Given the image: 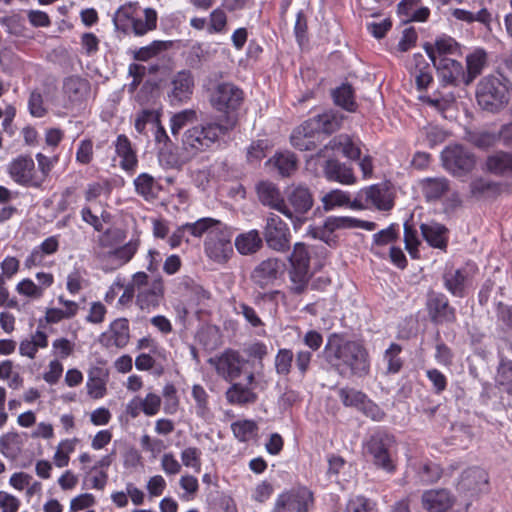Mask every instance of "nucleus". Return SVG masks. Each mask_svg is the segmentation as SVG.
Returning <instances> with one entry per match:
<instances>
[{
	"label": "nucleus",
	"mask_w": 512,
	"mask_h": 512,
	"mask_svg": "<svg viewBox=\"0 0 512 512\" xmlns=\"http://www.w3.org/2000/svg\"><path fill=\"white\" fill-rule=\"evenodd\" d=\"M478 105L485 111L497 113L509 103L510 92L506 79L486 76L479 81L476 88Z\"/></svg>",
	"instance_id": "5"
},
{
	"label": "nucleus",
	"mask_w": 512,
	"mask_h": 512,
	"mask_svg": "<svg viewBox=\"0 0 512 512\" xmlns=\"http://www.w3.org/2000/svg\"><path fill=\"white\" fill-rule=\"evenodd\" d=\"M234 311L238 315H242L245 319V321L253 328L263 327L264 322L261 320V318L258 316L256 310L244 303L240 302L234 307Z\"/></svg>",
	"instance_id": "59"
},
{
	"label": "nucleus",
	"mask_w": 512,
	"mask_h": 512,
	"mask_svg": "<svg viewBox=\"0 0 512 512\" xmlns=\"http://www.w3.org/2000/svg\"><path fill=\"white\" fill-rule=\"evenodd\" d=\"M402 347L397 343H391L384 353V360L387 362V373L396 374L402 366L403 361L399 357Z\"/></svg>",
	"instance_id": "54"
},
{
	"label": "nucleus",
	"mask_w": 512,
	"mask_h": 512,
	"mask_svg": "<svg viewBox=\"0 0 512 512\" xmlns=\"http://www.w3.org/2000/svg\"><path fill=\"white\" fill-rule=\"evenodd\" d=\"M281 262L277 258H268L261 261L251 272V281L261 289H264L278 279Z\"/></svg>",
	"instance_id": "23"
},
{
	"label": "nucleus",
	"mask_w": 512,
	"mask_h": 512,
	"mask_svg": "<svg viewBox=\"0 0 512 512\" xmlns=\"http://www.w3.org/2000/svg\"><path fill=\"white\" fill-rule=\"evenodd\" d=\"M422 194L427 202H434L450 189V182L444 177L425 178L420 181Z\"/></svg>",
	"instance_id": "33"
},
{
	"label": "nucleus",
	"mask_w": 512,
	"mask_h": 512,
	"mask_svg": "<svg viewBox=\"0 0 512 512\" xmlns=\"http://www.w3.org/2000/svg\"><path fill=\"white\" fill-rule=\"evenodd\" d=\"M192 397L196 403L197 416L203 419L207 418L210 414L208 393L201 385L195 384L192 387Z\"/></svg>",
	"instance_id": "52"
},
{
	"label": "nucleus",
	"mask_w": 512,
	"mask_h": 512,
	"mask_svg": "<svg viewBox=\"0 0 512 512\" xmlns=\"http://www.w3.org/2000/svg\"><path fill=\"white\" fill-rule=\"evenodd\" d=\"M201 450L197 447H187L181 452V460L184 466L190 467L195 472L201 470Z\"/></svg>",
	"instance_id": "62"
},
{
	"label": "nucleus",
	"mask_w": 512,
	"mask_h": 512,
	"mask_svg": "<svg viewBox=\"0 0 512 512\" xmlns=\"http://www.w3.org/2000/svg\"><path fill=\"white\" fill-rule=\"evenodd\" d=\"M135 191L145 200L157 197L158 184L148 173H141L134 179Z\"/></svg>",
	"instance_id": "46"
},
{
	"label": "nucleus",
	"mask_w": 512,
	"mask_h": 512,
	"mask_svg": "<svg viewBox=\"0 0 512 512\" xmlns=\"http://www.w3.org/2000/svg\"><path fill=\"white\" fill-rule=\"evenodd\" d=\"M115 152L121 158L120 166L125 171H134L138 164L137 154L129 138L120 134L114 143Z\"/></svg>",
	"instance_id": "31"
},
{
	"label": "nucleus",
	"mask_w": 512,
	"mask_h": 512,
	"mask_svg": "<svg viewBox=\"0 0 512 512\" xmlns=\"http://www.w3.org/2000/svg\"><path fill=\"white\" fill-rule=\"evenodd\" d=\"M294 353L291 349L281 348L274 359L275 371L280 376H288L293 367Z\"/></svg>",
	"instance_id": "51"
},
{
	"label": "nucleus",
	"mask_w": 512,
	"mask_h": 512,
	"mask_svg": "<svg viewBox=\"0 0 512 512\" xmlns=\"http://www.w3.org/2000/svg\"><path fill=\"white\" fill-rule=\"evenodd\" d=\"M8 173L21 186L39 188L43 183V179L35 177V163L28 155L13 159L8 166Z\"/></svg>",
	"instance_id": "19"
},
{
	"label": "nucleus",
	"mask_w": 512,
	"mask_h": 512,
	"mask_svg": "<svg viewBox=\"0 0 512 512\" xmlns=\"http://www.w3.org/2000/svg\"><path fill=\"white\" fill-rule=\"evenodd\" d=\"M423 49L432 61L438 77L444 85H458L460 81L465 83L466 73L460 62L449 57L437 58L434 48L429 42L423 44Z\"/></svg>",
	"instance_id": "12"
},
{
	"label": "nucleus",
	"mask_w": 512,
	"mask_h": 512,
	"mask_svg": "<svg viewBox=\"0 0 512 512\" xmlns=\"http://www.w3.org/2000/svg\"><path fill=\"white\" fill-rule=\"evenodd\" d=\"M363 448L377 468L387 473L396 471L397 441L395 435L388 429H375L364 442Z\"/></svg>",
	"instance_id": "4"
},
{
	"label": "nucleus",
	"mask_w": 512,
	"mask_h": 512,
	"mask_svg": "<svg viewBox=\"0 0 512 512\" xmlns=\"http://www.w3.org/2000/svg\"><path fill=\"white\" fill-rule=\"evenodd\" d=\"M164 297V282L161 276L152 280L149 287L140 290L136 295V304L141 310L150 311L160 305Z\"/></svg>",
	"instance_id": "29"
},
{
	"label": "nucleus",
	"mask_w": 512,
	"mask_h": 512,
	"mask_svg": "<svg viewBox=\"0 0 512 512\" xmlns=\"http://www.w3.org/2000/svg\"><path fill=\"white\" fill-rule=\"evenodd\" d=\"M404 243L406 250L413 258H415L418 253L420 241L418 239L417 230L409 223V221L404 223Z\"/></svg>",
	"instance_id": "61"
},
{
	"label": "nucleus",
	"mask_w": 512,
	"mask_h": 512,
	"mask_svg": "<svg viewBox=\"0 0 512 512\" xmlns=\"http://www.w3.org/2000/svg\"><path fill=\"white\" fill-rule=\"evenodd\" d=\"M328 150L340 151L344 157L351 160H359L361 156V149L349 135L340 134L333 137L323 148H321L316 156L325 157Z\"/></svg>",
	"instance_id": "27"
},
{
	"label": "nucleus",
	"mask_w": 512,
	"mask_h": 512,
	"mask_svg": "<svg viewBox=\"0 0 512 512\" xmlns=\"http://www.w3.org/2000/svg\"><path fill=\"white\" fill-rule=\"evenodd\" d=\"M469 187L471 196L477 199L493 198L501 192L500 184L483 177L473 179Z\"/></svg>",
	"instance_id": "41"
},
{
	"label": "nucleus",
	"mask_w": 512,
	"mask_h": 512,
	"mask_svg": "<svg viewBox=\"0 0 512 512\" xmlns=\"http://www.w3.org/2000/svg\"><path fill=\"white\" fill-rule=\"evenodd\" d=\"M497 357L499 362L496 368V385L512 396V360L501 351H498Z\"/></svg>",
	"instance_id": "35"
},
{
	"label": "nucleus",
	"mask_w": 512,
	"mask_h": 512,
	"mask_svg": "<svg viewBox=\"0 0 512 512\" xmlns=\"http://www.w3.org/2000/svg\"><path fill=\"white\" fill-rule=\"evenodd\" d=\"M226 399L232 405H247L257 401V394L240 383H234L226 391Z\"/></svg>",
	"instance_id": "42"
},
{
	"label": "nucleus",
	"mask_w": 512,
	"mask_h": 512,
	"mask_svg": "<svg viewBox=\"0 0 512 512\" xmlns=\"http://www.w3.org/2000/svg\"><path fill=\"white\" fill-rule=\"evenodd\" d=\"M194 76L190 70L176 72L167 85V98L172 105L187 102L194 90Z\"/></svg>",
	"instance_id": "18"
},
{
	"label": "nucleus",
	"mask_w": 512,
	"mask_h": 512,
	"mask_svg": "<svg viewBox=\"0 0 512 512\" xmlns=\"http://www.w3.org/2000/svg\"><path fill=\"white\" fill-rule=\"evenodd\" d=\"M230 130H224L219 122H205L187 129L182 136L183 149L196 155L210 148L219 138Z\"/></svg>",
	"instance_id": "6"
},
{
	"label": "nucleus",
	"mask_w": 512,
	"mask_h": 512,
	"mask_svg": "<svg viewBox=\"0 0 512 512\" xmlns=\"http://www.w3.org/2000/svg\"><path fill=\"white\" fill-rule=\"evenodd\" d=\"M376 506L373 500L358 495L348 501L345 512H377Z\"/></svg>",
	"instance_id": "58"
},
{
	"label": "nucleus",
	"mask_w": 512,
	"mask_h": 512,
	"mask_svg": "<svg viewBox=\"0 0 512 512\" xmlns=\"http://www.w3.org/2000/svg\"><path fill=\"white\" fill-rule=\"evenodd\" d=\"M310 252L308 246L303 242H297L288 257L289 269L288 276L291 282L290 291L293 294L300 295L308 287L310 272Z\"/></svg>",
	"instance_id": "7"
},
{
	"label": "nucleus",
	"mask_w": 512,
	"mask_h": 512,
	"mask_svg": "<svg viewBox=\"0 0 512 512\" xmlns=\"http://www.w3.org/2000/svg\"><path fill=\"white\" fill-rule=\"evenodd\" d=\"M494 309L497 322L512 330V305L502 301H494Z\"/></svg>",
	"instance_id": "64"
},
{
	"label": "nucleus",
	"mask_w": 512,
	"mask_h": 512,
	"mask_svg": "<svg viewBox=\"0 0 512 512\" xmlns=\"http://www.w3.org/2000/svg\"><path fill=\"white\" fill-rule=\"evenodd\" d=\"M284 203L290 212L289 215L285 216L292 221L296 228L303 224L304 216L312 209L314 197L306 185H291L285 191Z\"/></svg>",
	"instance_id": "9"
},
{
	"label": "nucleus",
	"mask_w": 512,
	"mask_h": 512,
	"mask_svg": "<svg viewBox=\"0 0 512 512\" xmlns=\"http://www.w3.org/2000/svg\"><path fill=\"white\" fill-rule=\"evenodd\" d=\"M24 445V438L17 432H8L0 437V452L10 460H16Z\"/></svg>",
	"instance_id": "38"
},
{
	"label": "nucleus",
	"mask_w": 512,
	"mask_h": 512,
	"mask_svg": "<svg viewBox=\"0 0 512 512\" xmlns=\"http://www.w3.org/2000/svg\"><path fill=\"white\" fill-rule=\"evenodd\" d=\"M269 148L270 144L266 139L253 141L247 148V161L252 164L259 163L267 156Z\"/></svg>",
	"instance_id": "57"
},
{
	"label": "nucleus",
	"mask_w": 512,
	"mask_h": 512,
	"mask_svg": "<svg viewBox=\"0 0 512 512\" xmlns=\"http://www.w3.org/2000/svg\"><path fill=\"white\" fill-rule=\"evenodd\" d=\"M90 83L79 75H70L63 79L62 95L66 108H73L82 104L90 93Z\"/></svg>",
	"instance_id": "20"
},
{
	"label": "nucleus",
	"mask_w": 512,
	"mask_h": 512,
	"mask_svg": "<svg viewBox=\"0 0 512 512\" xmlns=\"http://www.w3.org/2000/svg\"><path fill=\"white\" fill-rule=\"evenodd\" d=\"M393 206L394 202L390 187L386 182L373 184L360 189L351 203V208L356 210L375 207L381 211H389Z\"/></svg>",
	"instance_id": "10"
},
{
	"label": "nucleus",
	"mask_w": 512,
	"mask_h": 512,
	"mask_svg": "<svg viewBox=\"0 0 512 512\" xmlns=\"http://www.w3.org/2000/svg\"><path fill=\"white\" fill-rule=\"evenodd\" d=\"M432 46L437 58L448 57V55H455L460 53V45L456 42L455 39L448 35L439 36L435 40V44H432Z\"/></svg>",
	"instance_id": "50"
},
{
	"label": "nucleus",
	"mask_w": 512,
	"mask_h": 512,
	"mask_svg": "<svg viewBox=\"0 0 512 512\" xmlns=\"http://www.w3.org/2000/svg\"><path fill=\"white\" fill-rule=\"evenodd\" d=\"M314 122L304 121L295 128L290 136L291 145L299 151H312L320 142L321 134Z\"/></svg>",
	"instance_id": "21"
},
{
	"label": "nucleus",
	"mask_w": 512,
	"mask_h": 512,
	"mask_svg": "<svg viewBox=\"0 0 512 512\" xmlns=\"http://www.w3.org/2000/svg\"><path fill=\"white\" fill-rule=\"evenodd\" d=\"M477 271V266L470 263L458 268L446 266L441 275L444 289L455 298H465L473 286Z\"/></svg>",
	"instance_id": "8"
},
{
	"label": "nucleus",
	"mask_w": 512,
	"mask_h": 512,
	"mask_svg": "<svg viewBox=\"0 0 512 512\" xmlns=\"http://www.w3.org/2000/svg\"><path fill=\"white\" fill-rule=\"evenodd\" d=\"M338 396L346 407H355L360 409L367 395L354 388L344 387L339 389Z\"/></svg>",
	"instance_id": "55"
},
{
	"label": "nucleus",
	"mask_w": 512,
	"mask_h": 512,
	"mask_svg": "<svg viewBox=\"0 0 512 512\" xmlns=\"http://www.w3.org/2000/svg\"><path fill=\"white\" fill-rule=\"evenodd\" d=\"M324 211L328 212L337 207L349 206L351 208L350 194L340 189H333L326 193L322 198Z\"/></svg>",
	"instance_id": "48"
},
{
	"label": "nucleus",
	"mask_w": 512,
	"mask_h": 512,
	"mask_svg": "<svg viewBox=\"0 0 512 512\" xmlns=\"http://www.w3.org/2000/svg\"><path fill=\"white\" fill-rule=\"evenodd\" d=\"M322 354L330 368L341 377L362 378L370 373L367 348L361 341L349 339L345 334L331 333Z\"/></svg>",
	"instance_id": "1"
},
{
	"label": "nucleus",
	"mask_w": 512,
	"mask_h": 512,
	"mask_svg": "<svg viewBox=\"0 0 512 512\" xmlns=\"http://www.w3.org/2000/svg\"><path fill=\"white\" fill-rule=\"evenodd\" d=\"M267 163H273L280 175L290 176L297 169V159L292 153L275 154Z\"/></svg>",
	"instance_id": "49"
},
{
	"label": "nucleus",
	"mask_w": 512,
	"mask_h": 512,
	"mask_svg": "<svg viewBox=\"0 0 512 512\" xmlns=\"http://www.w3.org/2000/svg\"><path fill=\"white\" fill-rule=\"evenodd\" d=\"M139 245V239H132L126 244L109 251L107 253V257L113 263L112 269L119 268L127 264L136 254Z\"/></svg>",
	"instance_id": "37"
},
{
	"label": "nucleus",
	"mask_w": 512,
	"mask_h": 512,
	"mask_svg": "<svg viewBox=\"0 0 512 512\" xmlns=\"http://www.w3.org/2000/svg\"><path fill=\"white\" fill-rule=\"evenodd\" d=\"M486 168L490 173L500 176L512 173V154L500 151L488 156Z\"/></svg>",
	"instance_id": "43"
},
{
	"label": "nucleus",
	"mask_w": 512,
	"mask_h": 512,
	"mask_svg": "<svg viewBox=\"0 0 512 512\" xmlns=\"http://www.w3.org/2000/svg\"><path fill=\"white\" fill-rule=\"evenodd\" d=\"M308 120L316 124L315 128L321 135H330L341 127L343 116L337 111L328 110Z\"/></svg>",
	"instance_id": "34"
},
{
	"label": "nucleus",
	"mask_w": 512,
	"mask_h": 512,
	"mask_svg": "<svg viewBox=\"0 0 512 512\" xmlns=\"http://www.w3.org/2000/svg\"><path fill=\"white\" fill-rule=\"evenodd\" d=\"M422 506L429 512H446L455 503V497L447 489H430L421 497Z\"/></svg>",
	"instance_id": "28"
},
{
	"label": "nucleus",
	"mask_w": 512,
	"mask_h": 512,
	"mask_svg": "<svg viewBox=\"0 0 512 512\" xmlns=\"http://www.w3.org/2000/svg\"><path fill=\"white\" fill-rule=\"evenodd\" d=\"M415 65V82L419 91L426 89L433 81L430 66L425 61L424 56L420 53L414 54Z\"/></svg>",
	"instance_id": "45"
},
{
	"label": "nucleus",
	"mask_w": 512,
	"mask_h": 512,
	"mask_svg": "<svg viewBox=\"0 0 512 512\" xmlns=\"http://www.w3.org/2000/svg\"><path fill=\"white\" fill-rule=\"evenodd\" d=\"M314 497L305 486L292 488L278 495L273 512H308Z\"/></svg>",
	"instance_id": "16"
},
{
	"label": "nucleus",
	"mask_w": 512,
	"mask_h": 512,
	"mask_svg": "<svg viewBox=\"0 0 512 512\" xmlns=\"http://www.w3.org/2000/svg\"><path fill=\"white\" fill-rule=\"evenodd\" d=\"M256 192L259 201L271 209L277 210L283 215H289L288 208L285 206L284 198L279 187L270 181H261L256 186Z\"/></svg>",
	"instance_id": "25"
},
{
	"label": "nucleus",
	"mask_w": 512,
	"mask_h": 512,
	"mask_svg": "<svg viewBox=\"0 0 512 512\" xmlns=\"http://www.w3.org/2000/svg\"><path fill=\"white\" fill-rule=\"evenodd\" d=\"M425 307L429 320L434 325L452 324L457 320L456 308L450 304L443 292L429 291Z\"/></svg>",
	"instance_id": "13"
},
{
	"label": "nucleus",
	"mask_w": 512,
	"mask_h": 512,
	"mask_svg": "<svg viewBox=\"0 0 512 512\" xmlns=\"http://www.w3.org/2000/svg\"><path fill=\"white\" fill-rule=\"evenodd\" d=\"M485 59L486 54L483 51L475 52L467 56V74L465 84H469L477 75L481 73Z\"/></svg>",
	"instance_id": "56"
},
{
	"label": "nucleus",
	"mask_w": 512,
	"mask_h": 512,
	"mask_svg": "<svg viewBox=\"0 0 512 512\" xmlns=\"http://www.w3.org/2000/svg\"><path fill=\"white\" fill-rule=\"evenodd\" d=\"M130 339L129 321L126 318L114 320L109 327V331L103 332L99 336V343L105 348L125 347Z\"/></svg>",
	"instance_id": "22"
},
{
	"label": "nucleus",
	"mask_w": 512,
	"mask_h": 512,
	"mask_svg": "<svg viewBox=\"0 0 512 512\" xmlns=\"http://www.w3.org/2000/svg\"><path fill=\"white\" fill-rule=\"evenodd\" d=\"M263 246V239L258 230L241 233L235 238V247L241 255L256 253Z\"/></svg>",
	"instance_id": "36"
},
{
	"label": "nucleus",
	"mask_w": 512,
	"mask_h": 512,
	"mask_svg": "<svg viewBox=\"0 0 512 512\" xmlns=\"http://www.w3.org/2000/svg\"><path fill=\"white\" fill-rule=\"evenodd\" d=\"M443 166L454 176H462L475 166L474 154L462 145H454L445 148L441 153Z\"/></svg>",
	"instance_id": "15"
},
{
	"label": "nucleus",
	"mask_w": 512,
	"mask_h": 512,
	"mask_svg": "<svg viewBox=\"0 0 512 512\" xmlns=\"http://www.w3.org/2000/svg\"><path fill=\"white\" fill-rule=\"evenodd\" d=\"M332 98L335 105L348 112H356L358 104L355 101V91L351 84L343 83L341 86L332 90Z\"/></svg>",
	"instance_id": "39"
},
{
	"label": "nucleus",
	"mask_w": 512,
	"mask_h": 512,
	"mask_svg": "<svg viewBox=\"0 0 512 512\" xmlns=\"http://www.w3.org/2000/svg\"><path fill=\"white\" fill-rule=\"evenodd\" d=\"M59 249V235H53L46 238L40 245L33 248L26 258L24 264L26 268L39 266L43 263L44 256L53 255Z\"/></svg>",
	"instance_id": "32"
},
{
	"label": "nucleus",
	"mask_w": 512,
	"mask_h": 512,
	"mask_svg": "<svg viewBox=\"0 0 512 512\" xmlns=\"http://www.w3.org/2000/svg\"><path fill=\"white\" fill-rule=\"evenodd\" d=\"M158 15L153 8L142 9L138 4L127 3L120 6L114 16L116 31L135 36H144L157 27Z\"/></svg>",
	"instance_id": "3"
},
{
	"label": "nucleus",
	"mask_w": 512,
	"mask_h": 512,
	"mask_svg": "<svg viewBox=\"0 0 512 512\" xmlns=\"http://www.w3.org/2000/svg\"><path fill=\"white\" fill-rule=\"evenodd\" d=\"M196 117L194 110L186 109L174 114L170 119V129L175 137L189 122Z\"/></svg>",
	"instance_id": "60"
},
{
	"label": "nucleus",
	"mask_w": 512,
	"mask_h": 512,
	"mask_svg": "<svg viewBox=\"0 0 512 512\" xmlns=\"http://www.w3.org/2000/svg\"><path fill=\"white\" fill-rule=\"evenodd\" d=\"M414 470L418 482L424 485L436 483L443 474L440 465L432 461H421L415 464Z\"/></svg>",
	"instance_id": "40"
},
{
	"label": "nucleus",
	"mask_w": 512,
	"mask_h": 512,
	"mask_svg": "<svg viewBox=\"0 0 512 512\" xmlns=\"http://www.w3.org/2000/svg\"><path fill=\"white\" fill-rule=\"evenodd\" d=\"M171 47V41L154 40L147 46H143L132 51L133 59L145 62L158 56L161 52L166 51Z\"/></svg>",
	"instance_id": "44"
},
{
	"label": "nucleus",
	"mask_w": 512,
	"mask_h": 512,
	"mask_svg": "<svg viewBox=\"0 0 512 512\" xmlns=\"http://www.w3.org/2000/svg\"><path fill=\"white\" fill-rule=\"evenodd\" d=\"M215 368L221 377L226 381H233L241 374L242 360L240 355L234 351L224 352L215 362Z\"/></svg>",
	"instance_id": "30"
},
{
	"label": "nucleus",
	"mask_w": 512,
	"mask_h": 512,
	"mask_svg": "<svg viewBox=\"0 0 512 512\" xmlns=\"http://www.w3.org/2000/svg\"><path fill=\"white\" fill-rule=\"evenodd\" d=\"M222 223L223 222L220 220L211 217H204L195 222L185 223V227L188 229L190 236L200 238L204 234L210 235V232L219 228Z\"/></svg>",
	"instance_id": "47"
},
{
	"label": "nucleus",
	"mask_w": 512,
	"mask_h": 512,
	"mask_svg": "<svg viewBox=\"0 0 512 512\" xmlns=\"http://www.w3.org/2000/svg\"><path fill=\"white\" fill-rule=\"evenodd\" d=\"M322 170L324 177L329 182H337L342 185H353L357 182L353 168L336 158H328L322 165Z\"/></svg>",
	"instance_id": "24"
},
{
	"label": "nucleus",
	"mask_w": 512,
	"mask_h": 512,
	"mask_svg": "<svg viewBox=\"0 0 512 512\" xmlns=\"http://www.w3.org/2000/svg\"><path fill=\"white\" fill-rule=\"evenodd\" d=\"M244 99V91L232 82H218L209 89V102L222 114L219 123L224 130H232L236 126Z\"/></svg>",
	"instance_id": "2"
},
{
	"label": "nucleus",
	"mask_w": 512,
	"mask_h": 512,
	"mask_svg": "<svg viewBox=\"0 0 512 512\" xmlns=\"http://www.w3.org/2000/svg\"><path fill=\"white\" fill-rule=\"evenodd\" d=\"M232 238L233 230L224 223L211 231L204 242L207 257L218 264L227 263L234 252Z\"/></svg>",
	"instance_id": "11"
},
{
	"label": "nucleus",
	"mask_w": 512,
	"mask_h": 512,
	"mask_svg": "<svg viewBox=\"0 0 512 512\" xmlns=\"http://www.w3.org/2000/svg\"><path fill=\"white\" fill-rule=\"evenodd\" d=\"M458 492L475 497L489 490V475L481 467L473 466L464 470L457 484Z\"/></svg>",
	"instance_id": "17"
},
{
	"label": "nucleus",
	"mask_w": 512,
	"mask_h": 512,
	"mask_svg": "<svg viewBox=\"0 0 512 512\" xmlns=\"http://www.w3.org/2000/svg\"><path fill=\"white\" fill-rule=\"evenodd\" d=\"M28 110L30 115L36 118H42L47 114L43 96L39 91L34 90L30 93L28 99Z\"/></svg>",
	"instance_id": "63"
},
{
	"label": "nucleus",
	"mask_w": 512,
	"mask_h": 512,
	"mask_svg": "<svg viewBox=\"0 0 512 512\" xmlns=\"http://www.w3.org/2000/svg\"><path fill=\"white\" fill-rule=\"evenodd\" d=\"M263 237L267 246L274 251L285 252L290 249V229L287 223L274 213H270L266 218Z\"/></svg>",
	"instance_id": "14"
},
{
	"label": "nucleus",
	"mask_w": 512,
	"mask_h": 512,
	"mask_svg": "<svg viewBox=\"0 0 512 512\" xmlns=\"http://www.w3.org/2000/svg\"><path fill=\"white\" fill-rule=\"evenodd\" d=\"M420 231L423 239L430 247L443 252L447 251L450 231L444 224L436 221L422 223Z\"/></svg>",
	"instance_id": "26"
},
{
	"label": "nucleus",
	"mask_w": 512,
	"mask_h": 512,
	"mask_svg": "<svg viewBox=\"0 0 512 512\" xmlns=\"http://www.w3.org/2000/svg\"><path fill=\"white\" fill-rule=\"evenodd\" d=\"M231 430L234 436L240 442H247L252 438L254 433L258 430V426L253 420H241L231 424Z\"/></svg>",
	"instance_id": "53"
}]
</instances>
